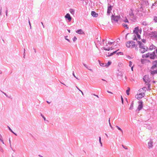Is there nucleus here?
Instances as JSON below:
<instances>
[{"label":"nucleus","mask_w":157,"mask_h":157,"mask_svg":"<svg viewBox=\"0 0 157 157\" xmlns=\"http://www.w3.org/2000/svg\"><path fill=\"white\" fill-rule=\"evenodd\" d=\"M123 26L124 27H126L127 28H128V25L126 24H123Z\"/></svg>","instance_id":"nucleus-29"},{"label":"nucleus","mask_w":157,"mask_h":157,"mask_svg":"<svg viewBox=\"0 0 157 157\" xmlns=\"http://www.w3.org/2000/svg\"><path fill=\"white\" fill-rule=\"evenodd\" d=\"M116 127L117 128V129L119 130H120L122 132H123L122 130V129L119 127L118 126H116Z\"/></svg>","instance_id":"nucleus-25"},{"label":"nucleus","mask_w":157,"mask_h":157,"mask_svg":"<svg viewBox=\"0 0 157 157\" xmlns=\"http://www.w3.org/2000/svg\"><path fill=\"white\" fill-rule=\"evenodd\" d=\"M153 142L152 140H150L148 143V147L149 148H151L153 147Z\"/></svg>","instance_id":"nucleus-12"},{"label":"nucleus","mask_w":157,"mask_h":157,"mask_svg":"<svg viewBox=\"0 0 157 157\" xmlns=\"http://www.w3.org/2000/svg\"><path fill=\"white\" fill-rule=\"evenodd\" d=\"M109 122L110 126H111V124H110V119H109Z\"/></svg>","instance_id":"nucleus-36"},{"label":"nucleus","mask_w":157,"mask_h":157,"mask_svg":"<svg viewBox=\"0 0 157 157\" xmlns=\"http://www.w3.org/2000/svg\"><path fill=\"white\" fill-rule=\"evenodd\" d=\"M9 129L15 135H16V134L15 133H14L12 131V130L11 129L10 127H9Z\"/></svg>","instance_id":"nucleus-34"},{"label":"nucleus","mask_w":157,"mask_h":157,"mask_svg":"<svg viewBox=\"0 0 157 157\" xmlns=\"http://www.w3.org/2000/svg\"><path fill=\"white\" fill-rule=\"evenodd\" d=\"M156 57V55L155 52H153L152 53H147L145 54L142 56L143 58H150L151 59H154Z\"/></svg>","instance_id":"nucleus-2"},{"label":"nucleus","mask_w":157,"mask_h":157,"mask_svg":"<svg viewBox=\"0 0 157 157\" xmlns=\"http://www.w3.org/2000/svg\"><path fill=\"white\" fill-rule=\"evenodd\" d=\"M77 38L76 37H75V36L74 38L73 39V40L75 41L76 40H77Z\"/></svg>","instance_id":"nucleus-32"},{"label":"nucleus","mask_w":157,"mask_h":157,"mask_svg":"<svg viewBox=\"0 0 157 157\" xmlns=\"http://www.w3.org/2000/svg\"><path fill=\"white\" fill-rule=\"evenodd\" d=\"M2 143H3V144H4V142H3V140H2Z\"/></svg>","instance_id":"nucleus-46"},{"label":"nucleus","mask_w":157,"mask_h":157,"mask_svg":"<svg viewBox=\"0 0 157 157\" xmlns=\"http://www.w3.org/2000/svg\"><path fill=\"white\" fill-rule=\"evenodd\" d=\"M121 98L122 103V104H123V98L122 96H121Z\"/></svg>","instance_id":"nucleus-33"},{"label":"nucleus","mask_w":157,"mask_h":157,"mask_svg":"<svg viewBox=\"0 0 157 157\" xmlns=\"http://www.w3.org/2000/svg\"><path fill=\"white\" fill-rule=\"evenodd\" d=\"M111 63V62L110 61H109L108 63L107 64H106L105 65V66L108 67L109 65H110Z\"/></svg>","instance_id":"nucleus-21"},{"label":"nucleus","mask_w":157,"mask_h":157,"mask_svg":"<svg viewBox=\"0 0 157 157\" xmlns=\"http://www.w3.org/2000/svg\"><path fill=\"white\" fill-rule=\"evenodd\" d=\"M136 40V38L134 39V40Z\"/></svg>","instance_id":"nucleus-47"},{"label":"nucleus","mask_w":157,"mask_h":157,"mask_svg":"<svg viewBox=\"0 0 157 157\" xmlns=\"http://www.w3.org/2000/svg\"><path fill=\"white\" fill-rule=\"evenodd\" d=\"M99 140L100 143V144H101V145L102 146V143H101V138L100 137H99Z\"/></svg>","instance_id":"nucleus-27"},{"label":"nucleus","mask_w":157,"mask_h":157,"mask_svg":"<svg viewBox=\"0 0 157 157\" xmlns=\"http://www.w3.org/2000/svg\"><path fill=\"white\" fill-rule=\"evenodd\" d=\"M112 20H113L115 21H117L120 19V16H114L113 15H112Z\"/></svg>","instance_id":"nucleus-8"},{"label":"nucleus","mask_w":157,"mask_h":157,"mask_svg":"<svg viewBox=\"0 0 157 157\" xmlns=\"http://www.w3.org/2000/svg\"><path fill=\"white\" fill-rule=\"evenodd\" d=\"M94 96H96V97H98V95H96L94 94Z\"/></svg>","instance_id":"nucleus-40"},{"label":"nucleus","mask_w":157,"mask_h":157,"mask_svg":"<svg viewBox=\"0 0 157 157\" xmlns=\"http://www.w3.org/2000/svg\"><path fill=\"white\" fill-rule=\"evenodd\" d=\"M153 65L151 67V69H153L156 67H157V60L154 61L152 63Z\"/></svg>","instance_id":"nucleus-9"},{"label":"nucleus","mask_w":157,"mask_h":157,"mask_svg":"<svg viewBox=\"0 0 157 157\" xmlns=\"http://www.w3.org/2000/svg\"><path fill=\"white\" fill-rule=\"evenodd\" d=\"M73 75L75 78H77L75 76V75L74 72L73 73Z\"/></svg>","instance_id":"nucleus-37"},{"label":"nucleus","mask_w":157,"mask_h":157,"mask_svg":"<svg viewBox=\"0 0 157 157\" xmlns=\"http://www.w3.org/2000/svg\"><path fill=\"white\" fill-rule=\"evenodd\" d=\"M129 15L131 16H134V15L132 11V10H131L130 12L129 13Z\"/></svg>","instance_id":"nucleus-20"},{"label":"nucleus","mask_w":157,"mask_h":157,"mask_svg":"<svg viewBox=\"0 0 157 157\" xmlns=\"http://www.w3.org/2000/svg\"><path fill=\"white\" fill-rule=\"evenodd\" d=\"M138 44L139 48L140 50L142 53H144L147 51V48L144 46V44L140 41H138Z\"/></svg>","instance_id":"nucleus-4"},{"label":"nucleus","mask_w":157,"mask_h":157,"mask_svg":"<svg viewBox=\"0 0 157 157\" xmlns=\"http://www.w3.org/2000/svg\"><path fill=\"white\" fill-rule=\"evenodd\" d=\"M143 107V102L140 101L139 102V105L137 108V109L139 111L142 109Z\"/></svg>","instance_id":"nucleus-10"},{"label":"nucleus","mask_w":157,"mask_h":157,"mask_svg":"<svg viewBox=\"0 0 157 157\" xmlns=\"http://www.w3.org/2000/svg\"><path fill=\"white\" fill-rule=\"evenodd\" d=\"M91 15L94 17H97L98 16V13L94 11H92L91 13Z\"/></svg>","instance_id":"nucleus-16"},{"label":"nucleus","mask_w":157,"mask_h":157,"mask_svg":"<svg viewBox=\"0 0 157 157\" xmlns=\"http://www.w3.org/2000/svg\"><path fill=\"white\" fill-rule=\"evenodd\" d=\"M41 115L42 117L43 118L44 120V121H45L46 118H45V117L44 116H43L42 114H41Z\"/></svg>","instance_id":"nucleus-30"},{"label":"nucleus","mask_w":157,"mask_h":157,"mask_svg":"<svg viewBox=\"0 0 157 157\" xmlns=\"http://www.w3.org/2000/svg\"><path fill=\"white\" fill-rule=\"evenodd\" d=\"M102 80L104 81L105 80L104 79H102Z\"/></svg>","instance_id":"nucleus-49"},{"label":"nucleus","mask_w":157,"mask_h":157,"mask_svg":"<svg viewBox=\"0 0 157 157\" xmlns=\"http://www.w3.org/2000/svg\"><path fill=\"white\" fill-rule=\"evenodd\" d=\"M65 17L66 18L68 19L69 21H70L71 20V17L69 13H67L65 16Z\"/></svg>","instance_id":"nucleus-11"},{"label":"nucleus","mask_w":157,"mask_h":157,"mask_svg":"<svg viewBox=\"0 0 157 157\" xmlns=\"http://www.w3.org/2000/svg\"><path fill=\"white\" fill-rule=\"evenodd\" d=\"M106 136H107L108 137V136L106 134Z\"/></svg>","instance_id":"nucleus-48"},{"label":"nucleus","mask_w":157,"mask_h":157,"mask_svg":"<svg viewBox=\"0 0 157 157\" xmlns=\"http://www.w3.org/2000/svg\"><path fill=\"white\" fill-rule=\"evenodd\" d=\"M129 66L131 67L132 71H133L134 65L132 64V63L131 61L129 62Z\"/></svg>","instance_id":"nucleus-17"},{"label":"nucleus","mask_w":157,"mask_h":157,"mask_svg":"<svg viewBox=\"0 0 157 157\" xmlns=\"http://www.w3.org/2000/svg\"><path fill=\"white\" fill-rule=\"evenodd\" d=\"M156 48V47L152 44L150 46L149 48V49L150 50L152 51L153 50H155Z\"/></svg>","instance_id":"nucleus-15"},{"label":"nucleus","mask_w":157,"mask_h":157,"mask_svg":"<svg viewBox=\"0 0 157 157\" xmlns=\"http://www.w3.org/2000/svg\"><path fill=\"white\" fill-rule=\"evenodd\" d=\"M133 103H132V104H131L130 108H129V109H132L133 108Z\"/></svg>","instance_id":"nucleus-24"},{"label":"nucleus","mask_w":157,"mask_h":157,"mask_svg":"<svg viewBox=\"0 0 157 157\" xmlns=\"http://www.w3.org/2000/svg\"><path fill=\"white\" fill-rule=\"evenodd\" d=\"M41 157H42V156H41Z\"/></svg>","instance_id":"nucleus-50"},{"label":"nucleus","mask_w":157,"mask_h":157,"mask_svg":"<svg viewBox=\"0 0 157 157\" xmlns=\"http://www.w3.org/2000/svg\"><path fill=\"white\" fill-rule=\"evenodd\" d=\"M127 90H126V93L127 95H128L129 94V92L130 91V88L128 87Z\"/></svg>","instance_id":"nucleus-19"},{"label":"nucleus","mask_w":157,"mask_h":157,"mask_svg":"<svg viewBox=\"0 0 157 157\" xmlns=\"http://www.w3.org/2000/svg\"><path fill=\"white\" fill-rule=\"evenodd\" d=\"M154 20L155 22H157V17L155 16L154 17Z\"/></svg>","instance_id":"nucleus-23"},{"label":"nucleus","mask_w":157,"mask_h":157,"mask_svg":"<svg viewBox=\"0 0 157 157\" xmlns=\"http://www.w3.org/2000/svg\"><path fill=\"white\" fill-rule=\"evenodd\" d=\"M67 30L69 33L70 32V30Z\"/></svg>","instance_id":"nucleus-42"},{"label":"nucleus","mask_w":157,"mask_h":157,"mask_svg":"<svg viewBox=\"0 0 157 157\" xmlns=\"http://www.w3.org/2000/svg\"><path fill=\"white\" fill-rule=\"evenodd\" d=\"M144 93H142L137 94L135 96V97L137 99L139 100L144 97Z\"/></svg>","instance_id":"nucleus-7"},{"label":"nucleus","mask_w":157,"mask_h":157,"mask_svg":"<svg viewBox=\"0 0 157 157\" xmlns=\"http://www.w3.org/2000/svg\"><path fill=\"white\" fill-rule=\"evenodd\" d=\"M151 74L153 75H154L155 74H157V70L153 71H151Z\"/></svg>","instance_id":"nucleus-18"},{"label":"nucleus","mask_w":157,"mask_h":157,"mask_svg":"<svg viewBox=\"0 0 157 157\" xmlns=\"http://www.w3.org/2000/svg\"><path fill=\"white\" fill-rule=\"evenodd\" d=\"M112 9V6L110 5L108 7L107 13L108 14H109L111 12V11Z\"/></svg>","instance_id":"nucleus-14"},{"label":"nucleus","mask_w":157,"mask_h":157,"mask_svg":"<svg viewBox=\"0 0 157 157\" xmlns=\"http://www.w3.org/2000/svg\"><path fill=\"white\" fill-rule=\"evenodd\" d=\"M76 32L79 34H84V32L81 29H80L76 31Z\"/></svg>","instance_id":"nucleus-13"},{"label":"nucleus","mask_w":157,"mask_h":157,"mask_svg":"<svg viewBox=\"0 0 157 157\" xmlns=\"http://www.w3.org/2000/svg\"><path fill=\"white\" fill-rule=\"evenodd\" d=\"M141 32L142 30L140 29H139L138 27L135 28L133 31V33L136 35L139 39L140 38V34H141Z\"/></svg>","instance_id":"nucleus-5"},{"label":"nucleus","mask_w":157,"mask_h":157,"mask_svg":"<svg viewBox=\"0 0 157 157\" xmlns=\"http://www.w3.org/2000/svg\"><path fill=\"white\" fill-rule=\"evenodd\" d=\"M142 41H143V42L144 43H145V42H146V40L144 39H143L142 40Z\"/></svg>","instance_id":"nucleus-35"},{"label":"nucleus","mask_w":157,"mask_h":157,"mask_svg":"<svg viewBox=\"0 0 157 157\" xmlns=\"http://www.w3.org/2000/svg\"><path fill=\"white\" fill-rule=\"evenodd\" d=\"M100 65L102 67H104L105 66V65L103 63H100Z\"/></svg>","instance_id":"nucleus-26"},{"label":"nucleus","mask_w":157,"mask_h":157,"mask_svg":"<svg viewBox=\"0 0 157 157\" xmlns=\"http://www.w3.org/2000/svg\"><path fill=\"white\" fill-rule=\"evenodd\" d=\"M77 89L79 90V91H80L81 92V93H82V91H81V90H80V89L78 88L77 87Z\"/></svg>","instance_id":"nucleus-38"},{"label":"nucleus","mask_w":157,"mask_h":157,"mask_svg":"<svg viewBox=\"0 0 157 157\" xmlns=\"http://www.w3.org/2000/svg\"><path fill=\"white\" fill-rule=\"evenodd\" d=\"M107 92L108 93H111V94H113L112 92H109V91H107Z\"/></svg>","instance_id":"nucleus-39"},{"label":"nucleus","mask_w":157,"mask_h":157,"mask_svg":"<svg viewBox=\"0 0 157 157\" xmlns=\"http://www.w3.org/2000/svg\"><path fill=\"white\" fill-rule=\"evenodd\" d=\"M114 41L113 40L107 41L106 42V46L103 48L104 50L106 51H109L110 50H112L113 48L110 46L113 43Z\"/></svg>","instance_id":"nucleus-3"},{"label":"nucleus","mask_w":157,"mask_h":157,"mask_svg":"<svg viewBox=\"0 0 157 157\" xmlns=\"http://www.w3.org/2000/svg\"><path fill=\"white\" fill-rule=\"evenodd\" d=\"M126 47L129 48H135L136 50H138V47L135 42L133 41H130L127 42L126 43Z\"/></svg>","instance_id":"nucleus-1"},{"label":"nucleus","mask_w":157,"mask_h":157,"mask_svg":"<svg viewBox=\"0 0 157 157\" xmlns=\"http://www.w3.org/2000/svg\"><path fill=\"white\" fill-rule=\"evenodd\" d=\"M124 21L125 22H128V20L127 18H125V19L124 20Z\"/></svg>","instance_id":"nucleus-31"},{"label":"nucleus","mask_w":157,"mask_h":157,"mask_svg":"<svg viewBox=\"0 0 157 157\" xmlns=\"http://www.w3.org/2000/svg\"><path fill=\"white\" fill-rule=\"evenodd\" d=\"M82 93V95H83L84 94H83V92H82V93Z\"/></svg>","instance_id":"nucleus-45"},{"label":"nucleus","mask_w":157,"mask_h":157,"mask_svg":"<svg viewBox=\"0 0 157 157\" xmlns=\"http://www.w3.org/2000/svg\"><path fill=\"white\" fill-rule=\"evenodd\" d=\"M66 40H67V41H70V40L69 39H67L66 38Z\"/></svg>","instance_id":"nucleus-41"},{"label":"nucleus","mask_w":157,"mask_h":157,"mask_svg":"<svg viewBox=\"0 0 157 157\" xmlns=\"http://www.w3.org/2000/svg\"><path fill=\"white\" fill-rule=\"evenodd\" d=\"M143 79L144 81L145 82V83L148 85L149 84V82L150 81V79L148 75H145L144 78Z\"/></svg>","instance_id":"nucleus-6"},{"label":"nucleus","mask_w":157,"mask_h":157,"mask_svg":"<svg viewBox=\"0 0 157 157\" xmlns=\"http://www.w3.org/2000/svg\"><path fill=\"white\" fill-rule=\"evenodd\" d=\"M47 102L48 103V104H49V103H50V102H48V101H47Z\"/></svg>","instance_id":"nucleus-44"},{"label":"nucleus","mask_w":157,"mask_h":157,"mask_svg":"<svg viewBox=\"0 0 157 157\" xmlns=\"http://www.w3.org/2000/svg\"><path fill=\"white\" fill-rule=\"evenodd\" d=\"M71 13L72 14H74V11L73 10L71 9L70 10Z\"/></svg>","instance_id":"nucleus-22"},{"label":"nucleus","mask_w":157,"mask_h":157,"mask_svg":"<svg viewBox=\"0 0 157 157\" xmlns=\"http://www.w3.org/2000/svg\"><path fill=\"white\" fill-rule=\"evenodd\" d=\"M84 66L86 67L87 68V67H86V65L85 64H84Z\"/></svg>","instance_id":"nucleus-43"},{"label":"nucleus","mask_w":157,"mask_h":157,"mask_svg":"<svg viewBox=\"0 0 157 157\" xmlns=\"http://www.w3.org/2000/svg\"><path fill=\"white\" fill-rule=\"evenodd\" d=\"M117 51H116L114 52H112V53H111V54L110 55H109V56H111L113 54H115V53L117 52Z\"/></svg>","instance_id":"nucleus-28"}]
</instances>
